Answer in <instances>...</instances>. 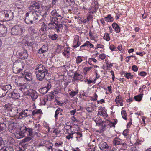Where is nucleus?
<instances>
[{
    "label": "nucleus",
    "instance_id": "nucleus-1",
    "mask_svg": "<svg viewBox=\"0 0 151 151\" xmlns=\"http://www.w3.org/2000/svg\"><path fill=\"white\" fill-rule=\"evenodd\" d=\"M33 134V129L29 127L27 125H25L19 129V132L17 133L15 136L17 138L19 139L23 137L26 134L29 135V137H27L23 139V142H25L32 139Z\"/></svg>",
    "mask_w": 151,
    "mask_h": 151
},
{
    "label": "nucleus",
    "instance_id": "nucleus-2",
    "mask_svg": "<svg viewBox=\"0 0 151 151\" xmlns=\"http://www.w3.org/2000/svg\"><path fill=\"white\" fill-rule=\"evenodd\" d=\"M35 70L36 78L38 80L42 81L48 76V70L41 64H38Z\"/></svg>",
    "mask_w": 151,
    "mask_h": 151
},
{
    "label": "nucleus",
    "instance_id": "nucleus-3",
    "mask_svg": "<svg viewBox=\"0 0 151 151\" xmlns=\"http://www.w3.org/2000/svg\"><path fill=\"white\" fill-rule=\"evenodd\" d=\"M26 17L25 22L27 24H32L33 21L39 20L40 15L37 14L35 12L29 11L27 12L25 14Z\"/></svg>",
    "mask_w": 151,
    "mask_h": 151
},
{
    "label": "nucleus",
    "instance_id": "nucleus-4",
    "mask_svg": "<svg viewBox=\"0 0 151 151\" xmlns=\"http://www.w3.org/2000/svg\"><path fill=\"white\" fill-rule=\"evenodd\" d=\"M25 28L24 27L15 25L11 29V33L14 35H21L25 32Z\"/></svg>",
    "mask_w": 151,
    "mask_h": 151
},
{
    "label": "nucleus",
    "instance_id": "nucleus-5",
    "mask_svg": "<svg viewBox=\"0 0 151 151\" xmlns=\"http://www.w3.org/2000/svg\"><path fill=\"white\" fill-rule=\"evenodd\" d=\"M49 27L52 29H54L57 33L61 32L63 29V25L59 23H55L51 18L50 22L48 24Z\"/></svg>",
    "mask_w": 151,
    "mask_h": 151
},
{
    "label": "nucleus",
    "instance_id": "nucleus-6",
    "mask_svg": "<svg viewBox=\"0 0 151 151\" xmlns=\"http://www.w3.org/2000/svg\"><path fill=\"white\" fill-rule=\"evenodd\" d=\"M41 5V3L39 2H35L32 5L29 7L30 11H33V12H35L37 14L40 15V13L38 11H39L40 8V6Z\"/></svg>",
    "mask_w": 151,
    "mask_h": 151
},
{
    "label": "nucleus",
    "instance_id": "nucleus-7",
    "mask_svg": "<svg viewBox=\"0 0 151 151\" xmlns=\"http://www.w3.org/2000/svg\"><path fill=\"white\" fill-rule=\"evenodd\" d=\"M26 95L30 96L33 101H34L38 96L37 92L35 90L32 89L28 90Z\"/></svg>",
    "mask_w": 151,
    "mask_h": 151
},
{
    "label": "nucleus",
    "instance_id": "nucleus-8",
    "mask_svg": "<svg viewBox=\"0 0 151 151\" xmlns=\"http://www.w3.org/2000/svg\"><path fill=\"white\" fill-rule=\"evenodd\" d=\"M16 55L19 58L22 59H27L28 56L27 51L25 50L22 52L17 51Z\"/></svg>",
    "mask_w": 151,
    "mask_h": 151
},
{
    "label": "nucleus",
    "instance_id": "nucleus-9",
    "mask_svg": "<svg viewBox=\"0 0 151 151\" xmlns=\"http://www.w3.org/2000/svg\"><path fill=\"white\" fill-rule=\"evenodd\" d=\"M5 17L7 20H12L14 17L13 12L11 10H5L4 11Z\"/></svg>",
    "mask_w": 151,
    "mask_h": 151
},
{
    "label": "nucleus",
    "instance_id": "nucleus-10",
    "mask_svg": "<svg viewBox=\"0 0 151 151\" xmlns=\"http://www.w3.org/2000/svg\"><path fill=\"white\" fill-rule=\"evenodd\" d=\"M6 27L3 24H0V35L2 36H5L7 33Z\"/></svg>",
    "mask_w": 151,
    "mask_h": 151
},
{
    "label": "nucleus",
    "instance_id": "nucleus-11",
    "mask_svg": "<svg viewBox=\"0 0 151 151\" xmlns=\"http://www.w3.org/2000/svg\"><path fill=\"white\" fill-rule=\"evenodd\" d=\"M99 146L100 149L102 150H104L105 149H109V147L108 145L104 141H102L100 143Z\"/></svg>",
    "mask_w": 151,
    "mask_h": 151
},
{
    "label": "nucleus",
    "instance_id": "nucleus-12",
    "mask_svg": "<svg viewBox=\"0 0 151 151\" xmlns=\"http://www.w3.org/2000/svg\"><path fill=\"white\" fill-rule=\"evenodd\" d=\"M23 77L25 78L27 81H30L32 79V76L31 73L26 72L24 73H22Z\"/></svg>",
    "mask_w": 151,
    "mask_h": 151
},
{
    "label": "nucleus",
    "instance_id": "nucleus-13",
    "mask_svg": "<svg viewBox=\"0 0 151 151\" xmlns=\"http://www.w3.org/2000/svg\"><path fill=\"white\" fill-rule=\"evenodd\" d=\"M123 141L119 137H116L113 140V143L114 145L116 146L121 145Z\"/></svg>",
    "mask_w": 151,
    "mask_h": 151
},
{
    "label": "nucleus",
    "instance_id": "nucleus-14",
    "mask_svg": "<svg viewBox=\"0 0 151 151\" xmlns=\"http://www.w3.org/2000/svg\"><path fill=\"white\" fill-rule=\"evenodd\" d=\"M23 79L22 78H18L15 80V85L17 86L22 85L23 83Z\"/></svg>",
    "mask_w": 151,
    "mask_h": 151
},
{
    "label": "nucleus",
    "instance_id": "nucleus-15",
    "mask_svg": "<svg viewBox=\"0 0 151 151\" xmlns=\"http://www.w3.org/2000/svg\"><path fill=\"white\" fill-rule=\"evenodd\" d=\"M3 119L5 122H0V132L5 130L7 128V126L6 125V119L5 118Z\"/></svg>",
    "mask_w": 151,
    "mask_h": 151
},
{
    "label": "nucleus",
    "instance_id": "nucleus-16",
    "mask_svg": "<svg viewBox=\"0 0 151 151\" xmlns=\"http://www.w3.org/2000/svg\"><path fill=\"white\" fill-rule=\"evenodd\" d=\"M63 109L60 108H58L56 110L55 114V120H57L58 119V115L59 114L60 112V115H63L62 112H63Z\"/></svg>",
    "mask_w": 151,
    "mask_h": 151
},
{
    "label": "nucleus",
    "instance_id": "nucleus-17",
    "mask_svg": "<svg viewBox=\"0 0 151 151\" xmlns=\"http://www.w3.org/2000/svg\"><path fill=\"white\" fill-rule=\"evenodd\" d=\"M54 94L52 95H48L45 96L44 99V101L45 102L44 104H45L46 102L48 101H51L54 98Z\"/></svg>",
    "mask_w": 151,
    "mask_h": 151
},
{
    "label": "nucleus",
    "instance_id": "nucleus-18",
    "mask_svg": "<svg viewBox=\"0 0 151 151\" xmlns=\"http://www.w3.org/2000/svg\"><path fill=\"white\" fill-rule=\"evenodd\" d=\"M83 78L82 76L80 74L78 73L77 72H75L73 78L75 80H81Z\"/></svg>",
    "mask_w": 151,
    "mask_h": 151
},
{
    "label": "nucleus",
    "instance_id": "nucleus-19",
    "mask_svg": "<svg viewBox=\"0 0 151 151\" xmlns=\"http://www.w3.org/2000/svg\"><path fill=\"white\" fill-rule=\"evenodd\" d=\"M4 90L6 92V94L12 89V87L10 84L6 85H1Z\"/></svg>",
    "mask_w": 151,
    "mask_h": 151
},
{
    "label": "nucleus",
    "instance_id": "nucleus-20",
    "mask_svg": "<svg viewBox=\"0 0 151 151\" xmlns=\"http://www.w3.org/2000/svg\"><path fill=\"white\" fill-rule=\"evenodd\" d=\"M19 117H21V118L25 117H26L30 116L31 115L29 112H26L25 110L22 111V112L19 113Z\"/></svg>",
    "mask_w": 151,
    "mask_h": 151
},
{
    "label": "nucleus",
    "instance_id": "nucleus-21",
    "mask_svg": "<svg viewBox=\"0 0 151 151\" xmlns=\"http://www.w3.org/2000/svg\"><path fill=\"white\" fill-rule=\"evenodd\" d=\"M112 27L115 29L116 33H119L120 30L119 27L117 24L116 23H114L112 25Z\"/></svg>",
    "mask_w": 151,
    "mask_h": 151
},
{
    "label": "nucleus",
    "instance_id": "nucleus-22",
    "mask_svg": "<svg viewBox=\"0 0 151 151\" xmlns=\"http://www.w3.org/2000/svg\"><path fill=\"white\" fill-rule=\"evenodd\" d=\"M4 107L5 109L9 111H12V108H13L12 106V105L8 103L6 104L4 106Z\"/></svg>",
    "mask_w": 151,
    "mask_h": 151
},
{
    "label": "nucleus",
    "instance_id": "nucleus-23",
    "mask_svg": "<svg viewBox=\"0 0 151 151\" xmlns=\"http://www.w3.org/2000/svg\"><path fill=\"white\" fill-rule=\"evenodd\" d=\"M1 151H14V149L11 146H3L2 147V149H1Z\"/></svg>",
    "mask_w": 151,
    "mask_h": 151
},
{
    "label": "nucleus",
    "instance_id": "nucleus-24",
    "mask_svg": "<svg viewBox=\"0 0 151 151\" xmlns=\"http://www.w3.org/2000/svg\"><path fill=\"white\" fill-rule=\"evenodd\" d=\"M104 19L106 21L109 22H112L114 20V19L111 14L108 15L106 17L104 18Z\"/></svg>",
    "mask_w": 151,
    "mask_h": 151
},
{
    "label": "nucleus",
    "instance_id": "nucleus-25",
    "mask_svg": "<svg viewBox=\"0 0 151 151\" xmlns=\"http://www.w3.org/2000/svg\"><path fill=\"white\" fill-rule=\"evenodd\" d=\"M6 94V92L4 90L1 85H0V97L5 96Z\"/></svg>",
    "mask_w": 151,
    "mask_h": 151
},
{
    "label": "nucleus",
    "instance_id": "nucleus-26",
    "mask_svg": "<svg viewBox=\"0 0 151 151\" xmlns=\"http://www.w3.org/2000/svg\"><path fill=\"white\" fill-rule=\"evenodd\" d=\"M32 112V114L31 115V116H35V114H43L41 110L40 109H36L35 110H34Z\"/></svg>",
    "mask_w": 151,
    "mask_h": 151
},
{
    "label": "nucleus",
    "instance_id": "nucleus-27",
    "mask_svg": "<svg viewBox=\"0 0 151 151\" xmlns=\"http://www.w3.org/2000/svg\"><path fill=\"white\" fill-rule=\"evenodd\" d=\"M48 89L45 87L41 88L39 89V92L42 94H45L48 91Z\"/></svg>",
    "mask_w": 151,
    "mask_h": 151
},
{
    "label": "nucleus",
    "instance_id": "nucleus-28",
    "mask_svg": "<svg viewBox=\"0 0 151 151\" xmlns=\"http://www.w3.org/2000/svg\"><path fill=\"white\" fill-rule=\"evenodd\" d=\"M16 129H17V128L15 127L14 124H10L9 127V130L11 132H15L17 131Z\"/></svg>",
    "mask_w": 151,
    "mask_h": 151
},
{
    "label": "nucleus",
    "instance_id": "nucleus-29",
    "mask_svg": "<svg viewBox=\"0 0 151 151\" xmlns=\"http://www.w3.org/2000/svg\"><path fill=\"white\" fill-rule=\"evenodd\" d=\"M12 110V111H10L9 114H11L15 116L18 113V109L16 107L13 108Z\"/></svg>",
    "mask_w": 151,
    "mask_h": 151
},
{
    "label": "nucleus",
    "instance_id": "nucleus-30",
    "mask_svg": "<svg viewBox=\"0 0 151 151\" xmlns=\"http://www.w3.org/2000/svg\"><path fill=\"white\" fill-rule=\"evenodd\" d=\"M84 46H87L88 47H90L91 48H92L93 47V44L90 43L89 41H87L85 43L83 44V45H81L80 47H82Z\"/></svg>",
    "mask_w": 151,
    "mask_h": 151
},
{
    "label": "nucleus",
    "instance_id": "nucleus-31",
    "mask_svg": "<svg viewBox=\"0 0 151 151\" xmlns=\"http://www.w3.org/2000/svg\"><path fill=\"white\" fill-rule=\"evenodd\" d=\"M70 50L69 47H65L64 49V52L63 53V55L65 56L67 54H68L67 55V58L69 57V55H70Z\"/></svg>",
    "mask_w": 151,
    "mask_h": 151
},
{
    "label": "nucleus",
    "instance_id": "nucleus-32",
    "mask_svg": "<svg viewBox=\"0 0 151 151\" xmlns=\"http://www.w3.org/2000/svg\"><path fill=\"white\" fill-rule=\"evenodd\" d=\"M28 86L27 84L26 83H24L22 84V85H21L19 86V90L22 91H24L25 89H27V86Z\"/></svg>",
    "mask_w": 151,
    "mask_h": 151
},
{
    "label": "nucleus",
    "instance_id": "nucleus-33",
    "mask_svg": "<svg viewBox=\"0 0 151 151\" xmlns=\"http://www.w3.org/2000/svg\"><path fill=\"white\" fill-rule=\"evenodd\" d=\"M142 94H140L139 95L135 96L134 97V99L135 101H140L142 99Z\"/></svg>",
    "mask_w": 151,
    "mask_h": 151
},
{
    "label": "nucleus",
    "instance_id": "nucleus-34",
    "mask_svg": "<svg viewBox=\"0 0 151 151\" xmlns=\"http://www.w3.org/2000/svg\"><path fill=\"white\" fill-rule=\"evenodd\" d=\"M49 37L53 40H56L58 37V35L56 34H54L53 35H49Z\"/></svg>",
    "mask_w": 151,
    "mask_h": 151
},
{
    "label": "nucleus",
    "instance_id": "nucleus-35",
    "mask_svg": "<svg viewBox=\"0 0 151 151\" xmlns=\"http://www.w3.org/2000/svg\"><path fill=\"white\" fill-rule=\"evenodd\" d=\"M11 94L12 97L13 98L18 99L19 96V94L15 93L14 92H12Z\"/></svg>",
    "mask_w": 151,
    "mask_h": 151
},
{
    "label": "nucleus",
    "instance_id": "nucleus-36",
    "mask_svg": "<svg viewBox=\"0 0 151 151\" xmlns=\"http://www.w3.org/2000/svg\"><path fill=\"white\" fill-rule=\"evenodd\" d=\"M124 76L128 79L129 78L131 79L133 78L134 76L133 75H131V73H125Z\"/></svg>",
    "mask_w": 151,
    "mask_h": 151
},
{
    "label": "nucleus",
    "instance_id": "nucleus-37",
    "mask_svg": "<svg viewBox=\"0 0 151 151\" xmlns=\"http://www.w3.org/2000/svg\"><path fill=\"white\" fill-rule=\"evenodd\" d=\"M121 114L122 118L125 120L127 119V113L126 111L124 110H123L121 111Z\"/></svg>",
    "mask_w": 151,
    "mask_h": 151
},
{
    "label": "nucleus",
    "instance_id": "nucleus-38",
    "mask_svg": "<svg viewBox=\"0 0 151 151\" xmlns=\"http://www.w3.org/2000/svg\"><path fill=\"white\" fill-rule=\"evenodd\" d=\"M104 38L107 41L110 40V38L109 34L108 33H105L104 35Z\"/></svg>",
    "mask_w": 151,
    "mask_h": 151
},
{
    "label": "nucleus",
    "instance_id": "nucleus-39",
    "mask_svg": "<svg viewBox=\"0 0 151 151\" xmlns=\"http://www.w3.org/2000/svg\"><path fill=\"white\" fill-rule=\"evenodd\" d=\"M78 93V91H73L69 93V95L70 96L73 97L76 95Z\"/></svg>",
    "mask_w": 151,
    "mask_h": 151
},
{
    "label": "nucleus",
    "instance_id": "nucleus-40",
    "mask_svg": "<svg viewBox=\"0 0 151 151\" xmlns=\"http://www.w3.org/2000/svg\"><path fill=\"white\" fill-rule=\"evenodd\" d=\"M47 48H45V50H43L42 48H40L38 50V53L40 54H42L43 53H45L47 52Z\"/></svg>",
    "mask_w": 151,
    "mask_h": 151
},
{
    "label": "nucleus",
    "instance_id": "nucleus-41",
    "mask_svg": "<svg viewBox=\"0 0 151 151\" xmlns=\"http://www.w3.org/2000/svg\"><path fill=\"white\" fill-rule=\"evenodd\" d=\"M83 60L81 56H78L77 57L76 59V63L77 64H79L81 63Z\"/></svg>",
    "mask_w": 151,
    "mask_h": 151
},
{
    "label": "nucleus",
    "instance_id": "nucleus-42",
    "mask_svg": "<svg viewBox=\"0 0 151 151\" xmlns=\"http://www.w3.org/2000/svg\"><path fill=\"white\" fill-rule=\"evenodd\" d=\"M74 134V133H69V134L66 136V138L69 140L71 138H73V134Z\"/></svg>",
    "mask_w": 151,
    "mask_h": 151
},
{
    "label": "nucleus",
    "instance_id": "nucleus-43",
    "mask_svg": "<svg viewBox=\"0 0 151 151\" xmlns=\"http://www.w3.org/2000/svg\"><path fill=\"white\" fill-rule=\"evenodd\" d=\"M122 145V149L123 150H125L127 148V145L126 144L122 142V143L121 144Z\"/></svg>",
    "mask_w": 151,
    "mask_h": 151
},
{
    "label": "nucleus",
    "instance_id": "nucleus-44",
    "mask_svg": "<svg viewBox=\"0 0 151 151\" xmlns=\"http://www.w3.org/2000/svg\"><path fill=\"white\" fill-rule=\"evenodd\" d=\"M53 22H54L55 23H57L59 22L58 19H57V17H53L51 18Z\"/></svg>",
    "mask_w": 151,
    "mask_h": 151
},
{
    "label": "nucleus",
    "instance_id": "nucleus-45",
    "mask_svg": "<svg viewBox=\"0 0 151 151\" xmlns=\"http://www.w3.org/2000/svg\"><path fill=\"white\" fill-rule=\"evenodd\" d=\"M132 68L133 71L135 72L137 71L138 70L137 66L135 65L132 66Z\"/></svg>",
    "mask_w": 151,
    "mask_h": 151
},
{
    "label": "nucleus",
    "instance_id": "nucleus-46",
    "mask_svg": "<svg viewBox=\"0 0 151 151\" xmlns=\"http://www.w3.org/2000/svg\"><path fill=\"white\" fill-rule=\"evenodd\" d=\"M99 58L101 60L104 59L106 58L105 55L104 54H101L99 55Z\"/></svg>",
    "mask_w": 151,
    "mask_h": 151
},
{
    "label": "nucleus",
    "instance_id": "nucleus-47",
    "mask_svg": "<svg viewBox=\"0 0 151 151\" xmlns=\"http://www.w3.org/2000/svg\"><path fill=\"white\" fill-rule=\"evenodd\" d=\"M76 134L77 136L76 137V138L77 140H78V138H80L81 137H82V135L81 133L79 132H77Z\"/></svg>",
    "mask_w": 151,
    "mask_h": 151
},
{
    "label": "nucleus",
    "instance_id": "nucleus-48",
    "mask_svg": "<svg viewBox=\"0 0 151 151\" xmlns=\"http://www.w3.org/2000/svg\"><path fill=\"white\" fill-rule=\"evenodd\" d=\"M56 13V10H53L51 13V16H53V17H55Z\"/></svg>",
    "mask_w": 151,
    "mask_h": 151
},
{
    "label": "nucleus",
    "instance_id": "nucleus-49",
    "mask_svg": "<svg viewBox=\"0 0 151 151\" xmlns=\"http://www.w3.org/2000/svg\"><path fill=\"white\" fill-rule=\"evenodd\" d=\"M45 87L49 90L51 87V83L50 82H49L47 83V86H45Z\"/></svg>",
    "mask_w": 151,
    "mask_h": 151
},
{
    "label": "nucleus",
    "instance_id": "nucleus-50",
    "mask_svg": "<svg viewBox=\"0 0 151 151\" xmlns=\"http://www.w3.org/2000/svg\"><path fill=\"white\" fill-rule=\"evenodd\" d=\"M139 74L142 76H145L146 75L147 73L144 71H142L139 73Z\"/></svg>",
    "mask_w": 151,
    "mask_h": 151
},
{
    "label": "nucleus",
    "instance_id": "nucleus-51",
    "mask_svg": "<svg viewBox=\"0 0 151 151\" xmlns=\"http://www.w3.org/2000/svg\"><path fill=\"white\" fill-rule=\"evenodd\" d=\"M77 44L75 45H74L73 47L74 48H76L77 47L79 46L81 44V43L79 42L78 40L77 42Z\"/></svg>",
    "mask_w": 151,
    "mask_h": 151
},
{
    "label": "nucleus",
    "instance_id": "nucleus-52",
    "mask_svg": "<svg viewBox=\"0 0 151 151\" xmlns=\"http://www.w3.org/2000/svg\"><path fill=\"white\" fill-rule=\"evenodd\" d=\"M86 81L88 82V84H90L91 83H92L93 84L94 83H95V82L94 81L90 80L87 78L86 79Z\"/></svg>",
    "mask_w": 151,
    "mask_h": 151
},
{
    "label": "nucleus",
    "instance_id": "nucleus-53",
    "mask_svg": "<svg viewBox=\"0 0 151 151\" xmlns=\"http://www.w3.org/2000/svg\"><path fill=\"white\" fill-rule=\"evenodd\" d=\"M110 49L112 51L114 50L116 48V47L113 45H111L109 47Z\"/></svg>",
    "mask_w": 151,
    "mask_h": 151
},
{
    "label": "nucleus",
    "instance_id": "nucleus-54",
    "mask_svg": "<svg viewBox=\"0 0 151 151\" xmlns=\"http://www.w3.org/2000/svg\"><path fill=\"white\" fill-rule=\"evenodd\" d=\"M101 114H101V115L103 116H107L108 115L107 114L106 112H104L103 111H101Z\"/></svg>",
    "mask_w": 151,
    "mask_h": 151
},
{
    "label": "nucleus",
    "instance_id": "nucleus-55",
    "mask_svg": "<svg viewBox=\"0 0 151 151\" xmlns=\"http://www.w3.org/2000/svg\"><path fill=\"white\" fill-rule=\"evenodd\" d=\"M58 16L57 17V19H58L59 22H60L61 21V19H62V17L60 15H58Z\"/></svg>",
    "mask_w": 151,
    "mask_h": 151
},
{
    "label": "nucleus",
    "instance_id": "nucleus-56",
    "mask_svg": "<svg viewBox=\"0 0 151 151\" xmlns=\"http://www.w3.org/2000/svg\"><path fill=\"white\" fill-rule=\"evenodd\" d=\"M71 119L72 120L73 122L76 121L77 122H79V121L77 120V119L74 116H73L72 117Z\"/></svg>",
    "mask_w": 151,
    "mask_h": 151
},
{
    "label": "nucleus",
    "instance_id": "nucleus-57",
    "mask_svg": "<svg viewBox=\"0 0 151 151\" xmlns=\"http://www.w3.org/2000/svg\"><path fill=\"white\" fill-rule=\"evenodd\" d=\"M128 129L124 130L123 133V134L124 136H127V131Z\"/></svg>",
    "mask_w": 151,
    "mask_h": 151
},
{
    "label": "nucleus",
    "instance_id": "nucleus-58",
    "mask_svg": "<svg viewBox=\"0 0 151 151\" xmlns=\"http://www.w3.org/2000/svg\"><path fill=\"white\" fill-rule=\"evenodd\" d=\"M26 44H27V45L28 46H29L30 47L32 46V45L33 44L32 42H27Z\"/></svg>",
    "mask_w": 151,
    "mask_h": 151
},
{
    "label": "nucleus",
    "instance_id": "nucleus-59",
    "mask_svg": "<svg viewBox=\"0 0 151 151\" xmlns=\"http://www.w3.org/2000/svg\"><path fill=\"white\" fill-rule=\"evenodd\" d=\"M30 29L34 33L36 32V31L32 27H30Z\"/></svg>",
    "mask_w": 151,
    "mask_h": 151
},
{
    "label": "nucleus",
    "instance_id": "nucleus-60",
    "mask_svg": "<svg viewBox=\"0 0 151 151\" xmlns=\"http://www.w3.org/2000/svg\"><path fill=\"white\" fill-rule=\"evenodd\" d=\"M104 47V46L103 45H101L100 44H97V48H103Z\"/></svg>",
    "mask_w": 151,
    "mask_h": 151
},
{
    "label": "nucleus",
    "instance_id": "nucleus-61",
    "mask_svg": "<svg viewBox=\"0 0 151 151\" xmlns=\"http://www.w3.org/2000/svg\"><path fill=\"white\" fill-rule=\"evenodd\" d=\"M4 141L1 137H0V146H2Z\"/></svg>",
    "mask_w": 151,
    "mask_h": 151
},
{
    "label": "nucleus",
    "instance_id": "nucleus-62",
    "mask_svg": "<svg viewBox=\"0 0 151 151\" xmlns=\"http://www.w3.org/2000/svg\"><path fill=\"white\" fill-rule=\"evenodd\" d=\"M97 95L96 93H95L94 98L92 100L93 101H96L97 100Z\"/></svg>",
    "mask_w": 151,
    "mask_h": 151
},
{
    "label": "nucleus",
    "instance_id": "nucleus-63",
    "mask_svg": "<svg viewBox=\"0 0 151 151\" xmlns=\"http://www.w3.org/2000/svg\"><path fill=\"white\" fill-rule=\"evenodd\" d=\"M89 150V151H95V147H94V145H93L91 147Z\"/></svg>",
    "mask_w": 151,
    "mask_h": 151
},
{
    "label": "nucleus",
    "instance_id": "nucleus-64",
    "mask_svg": "<svg viewBox=\"0 0 151 151\" xmlns=\"http://www.w3.org/2000/svg\"><path fill=\"white\" fill-rule=\"evenodd\" d=\"M100 21H101V23L102 24H103L104 25V24H105V22H104L103 18H101L100 19Z\"/></svg>",
    "mask_w": 151,
    "mask_h": 151
}]
</instances>
